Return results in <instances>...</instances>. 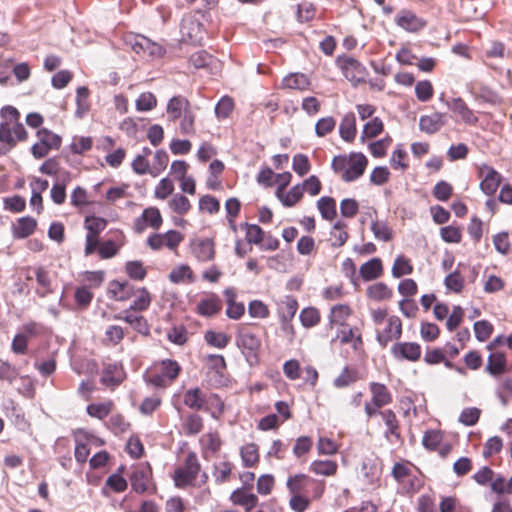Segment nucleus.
<instances>
[{"instance_id":"f257e3e1","label":"nucleus","mask_w":512,"mask_h":512,"mask_svg":"<svg viewBox=\"0 0 512 512\" xmlns=\"http://www.w3.org/2000/svg\"><path fill=\"white\" fill-rule=\"evenodd\" d=\"M0 156L7 154L18 141L27 138L24 125L20 122V113L13 106H5L0 110Z\"/></svg>"},{"instance_id":"f03ea898","label":"nucleus","mask_w":512,"mask_h":512,"mask_svg":"<svg viewBox=\"0 0 512 512\" xmlns=\"http://www.w3.org/2000/svg\"><path fill=\"white\" fill-rule=\"evenodd\" d=\"M180 371L181 367L177 361L165 359L154 365L153 369L145 376V380L154 387L166 388L174 382Z\"/></svg>"},{"instance_id":"7ed1b4c3","label":"nucleus","mask_w":512,"mask_h":512,"mask_svg":"<svg viewBox=\"0 0 512 512\" xmlns=\"http://www.w3.org/2000/svg\"><path fill=\"white\" fill-rule=\"evenodd\" d=\"M201 473V464L195 452H189L183 464L173 473L174 485L179 489L195 486L198 475Z\"/></svg>"},{"instance_id":"20e7f679","label":"nucleus","mask_w":512,"mask_h":512,"mask_svg":"<svg viewBox=\"0 0 512 512\" xmlns=\"http://www.w3.org/2000/svg\"><path fill=\"white\" fill-rule=\"evenodd\" d=\"M316 485L314 489V498L318 499L325 490L323 482L317 481L304 473L290 475L286 481V488L290 495L308 494L309 488Z\"/></svg>"},{"instance_id":"39448f33","label":"nucleus","mask_w":512,"mask_h":512,"mask_svg":"<svg viewBox=\"0 0 512 512\" xmlns=\"http://www.w3.org/2000/svg\"><path fill=\"white\" fill-rule=\"evenodd\" d=\"M107 220L94 216L89 215L86 216L84 219V228L87 230L86 239H85V255H91L93 254L97 246L99 245V236L102 231H104L107 227Z\"/></svg>"},{"instance_id":"423d86ee","label":"nucleus","mask_w":512,"mask_h":512,"mask_svg":"<svg viewBox=\"0 0 512 512\" xmlns=\"http://www.w3.org/2000/svg\"><path fill=\"white\" fill-rule=\"evenodd\" d=\"M236 345L247 361L257 360L261 340L255 333L243 326L239 327L236 333Z\"/></svg>"},{"instance_id":"0eeeda50","label":"nucleus","mask_w":512,"mask_h":512,"mask_svg":"<svg viewBox=\"0 0 512 512\" xmlns=\"http://www.w3.org/2000/svg\"><path fill=\"white\" fill-rule=\"evenodd\" d=\"M402 336V322L398 316L391 315L386 319L383 327L376 330V340L385 348L390 342L398 340Z\"/></svg>"},{"instance_id":"6e6552de","label":"nucleus","mask_w":512,"mask_h":512,"mask_svg":"<svg viewBox=\"0 0 512 512\" xmlns=\"http://www.w3.org/2000/svg\"><path fill=\"white\" fill-rule=\"evenodd\" d=\"M338 63L343 71L345 78L349 80L354 86L365 82L368 73L366 68L358 60L347 56L340 58Z\"/></svg>"},{"instance_id":"1a4fd4ad","label":"nucleus","mask_w":512,"mask_h":512,"mask_svg":"<svg viewBox=\"0 0 512 512\" xmlns=\"http://www.w3.org/2000/svg\"><path fill=\"white\" fill-rule=\"evenodd\" d=\"M478 177L481 179L480 189L487 196L494 195L502 181L501 174L487 164L479 167Z\"/></svg>"},{"instance_id":"9d476101","label":"nucleus","mask_w":512,"mask_h":512,"mask_svg":"<svg viewBox=\"0 0 512 512\" xmlns=\"http://www.w3.org/2000/svg\"><path fill=\"white\" fill-rule=\"evenodd\" d=\"M222 310V300L214 292H206L196 304L195 312L206 318L216 316Z\"/></svg>"},{"instance_id":"9b49d317","label":"nucleus","mask_w":512,"mask_h":512,"mask_svg":"<svg viewBox=\"0 0 512 512\" xmlns=\"http://www.w3.org/2000/svg\"><path fill=\"white\" fill-rule=\"evenodd\" d=\"M152 469L149 465L140 464L133 469L130 476L132 489L139 494L150 491Z\"/></svg>"},{"instance_id":"f8f14e48","label":"nucleus","mask_w":512,"mask_h":512,"mask_svg":"<svg viewBox=\"0 0 512 512\" xmlns=\"http://www.w3.org/2000/svg\"><path fill=\"white\" fill-rule=\"evenodd\" d=\"M368 164L366 156L362 153H351L347 168L341 174V178L345 182H352L360 178Z\"/></svg>"},{"instance_id":"ddd939ff","label":"nucleus","mask_w":512,"mask_h":512,"mask_svg":"<svg viewBox=\"0 0 512 512\" xmlns=\"http://www.w3.org/2000/svg\"><path fill=\"white\" fill-rule=\"evenodd\" d=\"M163 223L161 213L156 207H148L143 210L141 216L134 221V230L142 233L147 227L159 229Z\"/></svg>"},{"instance_id":"4468645a","label":"nucleus","mask_w":512,"mask_h":512,"mask_svg":"<svg viewBox=\"0 0 512 512\" xmlns=\"http://www.w3.org/2000/svg\"><path fill=\"white\" fill-rule=\"evenodd\" d=\"M193 256L199 262H208L215 258V244L210 238H197L191 242Z\"/></svg>"},{"instance_id":"2eb2a0df","label":"nucleus","mask_w":512,"mask_h":512,"mask_svg":"<svg viewBox=\"0 0 512 512\" xmlns=\"http://www.w3.org/2000/svg\"><path fill=\"white\" fill-rule=\"evenodd\" d=\"M397 26L408 32H418L426 25L425 20L418 17L413 11L403 9L395 17Z\"/></svg>"},{"instance_id":"dca6fc26","label":"nucleus","mask_w":512,"mask_h":512,"mask_svg":"<svg viewBox=\"0 0 512 512\" xmlns=\"http://www.w3.org/2000/svg\"><path fill=\"white\" fill-rule=\"evenodd\" d=\"M391 352L396 359L417 361L421 356V347L415 342H403L393 345Z\"/></svg>"},{"instance_id":"f3484780","label":"nucleus","mask_w":512,"mask_h":512,"mask_svg":"<svg viewBox=\"0 0 512 512\" xmlns=\"http://www.w3.org/2000/svg\"><path fill=\"white\" fill-rule=\"evenodd\" d=\"M131 47L132 50L137 54L162 56L164 53V50L160 45L152 42L150 39L144 36L134 37L133 42H131Z\"/></svg>"},{"instance_id":"a211bd4d","label":"nucleus","mask_w":512,"mask_h":512,"mask_svg":"<svg viewBox=\"0 0 512 512\" xmlns=\"http://www.w3.org/2000/svg\"><path fill=\"white\" fill-rule=\"evenodd\" d=\"M108 293L115 301H126L135 294V287L128 281L120 282L112 280L109 283Z\"/></svg>"},{"instance_id":"6ab92c4d","label":"nucleus","mask_w":512,"mask_h":512,"mask_svg":"<svg viewBox=\"0 0 512 512\" xmlns=\"http://www.w3.org/2000/svg\"><path fill=\"white\" fill-rule=\"evenodd\" d=\"M446 123L445 114L434 112L430 115H423L419 120V127L422 132L434 134L438 132Z\"/></svg>"},{"instance_id":"aec40b11","label":"nucleus","mask_w":512,"mask_h":512,"mask_svg":"<svg viewBox=\"0 0 512 512\" xmlns=\"http://www.w3.org/2000/svg\"><path fill=\"white\" fill-rule=\"evenodd\" d=\"M361 472L363 482L367 488L375 489L379 487L381 470L373 460L363 461Z\"/></svg>"},{"instance_id":"412c9836","label":"nucleus","mask_w":512,"mask_h":512,"mask_svg":"<svg viewBox=\"0 0 512 512\" xmlns=\"http://www.w3.org/2000/svg\"><path fill=\"white\" fill-rule=\"evenodd\" d=\"M37 227V221L31 216L17 219L12 225V235L15 239H24L32 235Z\"/></svg>"},{"instance_id":"4be33fe9","label":"nucleus","mask_w":512,"mask_h":512,"mask_svg":"<svg viewBox=\"0 0 512 512\" xmlns=\"http://www.w3.org/2000/svg\"><path fill=\"white\" fill-rule=\"evenodd\" d=\"M369 390L371 392V402H373L376 406L384 407L392 403V394L385 384L379 382H370Z\"/></svg>"},{"instance_id":"5701e85b","label":"nucleus","mask_w":512,"mask_h":512,"mask_svg":"<svg viewBox=\"0 0 512 512\" xmlns=\"http://www.w3.org/2000/svg\"><path fill=\"white\" fill-rule=\"evenodd\" d=\"M115 320H123L130 324L137 332L141 334L149 333V325L146 319L141 315H135L132 310L126 309L123 312L113 316Z\"/></svg>"},{"instance_id":"b1692460","label":"nucleus","mask_w":512,"mask_h":512,"mask_svg":"<svg viewBox=\"0 0 512 512\" xmlns=\"http://www.w3.org/2000/svg\"><path fill=\"white\" fill-rule=\"evenodd\" d=\"M35 278L38 287L36 288V294L44 298L53 292L52 280L49 272L44 267H37L34 270Z\"/></svg>"},{"instance_id":"393cba45","label":"nucleus","mask_w":512,"mask_h":512,"mask_svg":"<svg viewBox=\"0 0 512 512\" xmlns=\"http://www.w3.org/2000/svg\"><path fill=\"white\" fill-rule=\"evenodd\" d=\"M183 402L190 409L196 411L204 410L206 394L198 387L190 388L185 392Z\"/></svg>"},{"instance_id":"a878e982","label":"nucleus","mask_w":512,"mask_h":512,"mask_svg":"<svg viewBox=\"0 0 512 512\" xmlns=\"http://www.w3.org/2000/svg\"><path fill=\"white\" fill-rule=\"evenodd\" d=\"M507 368L506 355L502 352L491 353L487 359L486 371L494 376H500L505 373Z\"/></svg>"},{"instance_id":"bb28decb","label":"nucleus","mask_w":512,"mask_h":512,"mask_svg":"<svg viewBox=\"0 0 512 512\" xmlns=\"http://www.w3.org/2000/svg\"><path fill=\"white\" fill-rule=\"evenodd\" d=\"M379 415L383 419L386 425L385 437L389 439L390 436L394 437L396 440H399L400 435V426L399 421L397 419L396 414L391 409H385L379 412Z\"/></svg>"},{"instance_id":"cd10ccee","label":"nucleus","mask_w":512,"mask_h":512,"mask_svg":"<svg viewBox=\"0 0 512 512\" xmlns=\"http://www.w3.org/2000/svg\"><path fill=\"white\" fill-rule=\"evenodd\" d=\"M190 109L189 101L183 96H174L167 104V113L171 121H176L185 113V110Z\"/></svg>"},{"instance_id":"c85d7f7f","label":"nucleus","mask_w":512,"mask_h":512,"mask_svg":"<svg viewBox=\"0 0 512 512\" xmlns=\"http://www.w3.org/2000/svg\"><path fill=\"white\" fill-rule=\"evenodd\" d=\"M383 266L379 258H372L361 265L359 273L365 281H371L382 275Z\"/></svg>"},{"instance_id":"c756f323","label":"nucleus","mask_w":512,"mask_h":512,"mask_svg":"<svg viewBox=\"0 0 512 512\" xmlns=\"http://www.w3.org/2000/svg\"><path fill=\"white\" fill-rule=\"evenodd\" d=\"M240 457L244 467H256L260 460L258 446L255 443L245 444L240 448Z\"/></svg>"},{"instance_id":"7c9ffc66","label":"nucleus","mask_w":512,"mask_h":512,"mask_svg":"<svg viewBox=\"0 0 512 512\" xmlns=\"http://www.w3.org/2000/svg\"><path fill=\"white\" fill-rule=\"evenodd\" d=\"M450 108L453 112L457 113L466 124L474 125L478 122L477 116L462 98L454 99Z\"/></svg>"},{"instance_id":"2f4dec72","label":"nucleus","mask_w":512,"mask_h":512,"mask_svg":"<svg viewBox=\"0 0 512 512\" xmlns=\"http://www.w3.org/2000/svg\"><path fill=\"white\" fill-rule=\"evenodd\" d=\"M359 379V372L355 368L346 366L333 380V386L337 389H343L356 383Z\"/></svg>"},{"instance_id":"473e14b6","label":"nucleus","mask_w":512,"mask_h":512,"mask_svg":"<svg viewBox=\"0 0 512 512\" xmlns=\"http://www.w3.org/2000/svg\"><path fill=\"white\" fill-rule=\"evenodd\" d=\"M75 439V459L78 463H85L90 454L89 443L83 436V429H78L74 432Z\"/></svg>"},{"instance_id":"72a5a7b5","label":"nucleus","mask_w":512,"mask_h":512,"mask_svg":"<svg viewBox=\"0 0 512 512\" xmlns=\"http://www.w3.org/2000/svg\"><path fill=\"white\" fill-rule=\"evenodd\" d=\"M304 188L297 184L293 186L287 193L281 191V189L276 190V197L281 201V203L285 207H293L303 196Z\"/></svg>"},{"instance_id":"f704fd0d","label":"nucleus","mask_w":512,"mask_h":512,"mask_svg":"<svg viewBox=\"0 0 512 512\" xmlns=\"http://www.w3.org/2000/svg\"><path fill=\"white\" fill-rule=\"evenodd\" d=\"M230 498L234 504L243 506L246 512H250L258 504L257 496L247 493L243 489L235 490Z\"/></svg>"},{"instance_id":"c9c22d12","label":"nucleus","mask_w":512,"mask_h":512,"mask_svg":"<svg viewBox=\"0 0 512 512\" xmlns=\"http://www.w3.org/2000/svg\"><path fill=\"white\" fill-rule=\"evenodd\" d=\"M169 280L175 284L184 282L193 283L195 281V276L190 266L181 264L171 270L169 273Z\"/></svg>"},{"instance_id":"e433bc0d","label":"nucleus","mask_w":512,"mask_h":512,"mask_svg":"<svg viewBox=\"0 0 512 512\" xmlns=\"http://www.w3.org/2000/svg\"><path fill=\"white\" fill-rule=\"evenodd\" d=\"M356 119L353 113L346 114L339 127V133L343 140L351 142L356 136Z\"/></svg>"},{"instance_id":"4c0bfd02","label":"nucleus","mask_w":512,"mask_h":512,"mask_svg":"<svg viewBox=\"0 0 512 512\" xmlns=\"http://www.w3.org/2000/svg\"><path fill=\"white\" fill-rule=\"evenodd\" d=\"M351 314V308L347 304H337L334 305L328 316L329 324L331 326L340 325L344 326L346 320Z\"/></svg>"},{"instance_id":"58836bf2","label":"nucleus","mask_w":512,"mask_h":512,"mask_svg":"<svg viewBox=\"0 0 512 512\" xmlns=\"http://www.w3.org/2000/svg\"><path fill=\"white\" fill-rule=\"evenodd\" d=\"M133 296L135 299L128 308L129 310L142 312L149 308L152 299L149 291L145 287L135 289Z\"/></svg>"},{"instance_id":"ea45409f","label":"nucleus","mask_w":512,"mask_h":512,"mask_svg":"<svg viewBox=\"0 0 512 512\" xmlns=\"http://www.w3.org/2000/svg\"><path fill=\"white\" fill-rule=\"evenodd\" d=\"M282 86L288 89L306 90L310 86V81L303 73H292L282 80Z\"/></svg>"},{"instance_id":"a19ab883","label":"nucleus","mask_w":512,"mask_h":512,"mask_svg":"<svg viewBox=\"0 0 512 512\" xmlns=\"http://www.w3.org/2000/svg\"><path fill=\"white\" fill-rule=\"evenodd\" d=\"M309 470L317 475L333 476L337 473L338 465L332 460H315L310 464Z\"/></svg>"},{"instance_id":"79ce46f5","label":"nucleus","mask_w":512,"mask_h":512,"mask_svg":"<svg viewBox=\"0 0 512 512\" xmlns=\"http://www.w3.org/2000/svg\"><path fill=\"white\" fill-rule=\"evenodd\" d=\"M318 210L325 220H333L337 215L336 201L329 196H323L317 201Z\"/></svg>"},{"instance_id":"37998d69","label":"nucleus","mask_w":512,"mask_h":512,"mask_svg":"<svg viewBox=\"0 0 512 512\" xmlns=\"http://www.w3.org/2000/svg\"><path fill=\"white\" fill-rule=\"evenodd\" d=\"M233 464L229 461H222L213 465L212 475L216 484H223L230 480Z\"/></svg>"},{"instance_id":"c03bdc74","label":"nucleus","mask_w":512,"mask_h":512,"mask_svg":"<svg viewBox=\"0 0 512 512\" xmlns=\"http://www.w3.org/2000/svg\"><path fill=\"white\" fill-rule=\"evenodd\" d=\"M393 291L383 282H378L368 286L367 296L375 301L389 300Z\"/></svg>"},{"instance_id":"a18cd8bd","label":"nucleus","mask_w":512,"mask_h":512,"mask_svg":"<svg viewBox=\"0 0 512 512\" xmlns=\"http://www.w3.org/2000/svg\"><path fill=\"white\" fill-rule=\"evenodd\" d=\"M204 339L209 346L218 349H224L230 342V337L226 333L214 330H207Z\"/></svg>"},{"instance_id":"49530a36","label":"nucleus","mask_w":512,"mask_h":512,"mask_svg":"<svg viewBox=\"0 0 512 512\" xmlns=\"http://www.w3.org/2000/svg\"><path fill=\"white\" fill-rule=\"evenodd\" d=\"M347 224L343 221H337L331 230V240L333 247H341L348 240Z\"/></svg>"},{"instance_id":"de8ad7c7","label":"nucleus","mask_w":512,"mask_h":512,"mask_svg":"<svg viewBox=\"0 0 512 512\" xmlns=\"http://www.w3.org/2000/svg\"><path fill=\"white\" fill-rule=\"evenodd\" d=\"M413 272V266L408 258L404 255L396 257L392 266V276L394 278H401L404 275H409Z\"/></svg>"},{"instance_id":"09e8293b","label":"nucleus","mask_w":512,"mask_h":512,"mask_svg":"<svg viewBox=\"0 0 512 512\" xmlns=\"http://www.w3.org/2000/svg\"><path fill=\"white\" fill-rule=\"evenodd\" d=\"M371 231L374 237L379 241L388 242L393 237L392 229L384 221H373L371 223Z\"/></svg>"},{"instance_id":"8fccbe9b","label":"nucleus","mask_w":512,"mask_h":512,"mask_svg":"<svg viewBox=\"0 0 512 512\" xmlns=\"http://www.w3.org/2000/svg\"><path fill=\"white\" fill-rule=\"evenodd\" d=\"M112 407L113 403L111 401L92 403L87 406L86 411L89 416L102 420L109 415Z\"/></svg>"},{"instance_id":"3c124183","label":"nucleus","mask_w":512,"mask_h":512,"mask_svg":"<svg viewBox=\"0 0 512 512\" xmlns=\"http://www.w3.org/2000/svg\"><path fill=\"white\" fill-rule=\"evenodd\" d=\"M89 97V90L88 88L82 86L77 89V95H76V116L79 118H82L89 110L90 105L88 101Z\"/></svg>"},{"instance_id":"603ef678","label":"nucleus","mask_w":512,"mask_h":512,"mask_svg":"<svg viewBox=\"0 0 512 512\" xmlns=\"http://www.w3.org/2000/svg\"><path fill=\"white\" fill-rule=\"evenodd\" d=\"M205 362L210 371L222 377L226 370V361L222 355L209 354L205 357Z\"/></svg>"},{"instance_id":"864d4df0","label":"nucleus","mask_w":512,"mask_h":512,"mask_svg":"<svg viewBox=\"0 0 512 512\" xmlns=\"http://www.w3.org/2000/svg\"><path fill=\"white\" fill-rule=\"evenodd\" d=\"M301 324L306 328H311L320 322L319 310L315 307H306L300 313Z\"/></svg>"},{"instance_id":"5fc2aeb1","label":"nucleus","mask_w":512,"mask_h":512,"mask_svg":"<svg viewBox=\"0 0 512 512\" xmlns=\"http://www.w3.org/2000/svg\"><path fill=\"white\" fill-rule=\"evenodd\" d=\"M169 207L179 215H185L191 208L189 199L183 194L177 193L169 201Z\"/></svg>"},{"instance_id":"6e6d98bb","label":"nucleus","mask_w":512,"mask_h":512,"mask_svg":"<svg viewBox=\"0 0 512 512\" xmlns=\"http://www.w3.org/2000/svg\"><path fill=\"white\" fill-rule=\"evenodd\" d=\"M200 442L202 443L205 450L210 451L213 454L217 453L222 445V441L217 432H209L204 434L201 437Z\"/></svg>"},{"instance_id":"4d7b16f0","label":"nucleus","mask_w":512,"mask_h":512,"mask_svg":"<svg viewBox=\"0 0 512 512\" xmlns=\"http://www.w3.org/2000/svg\"><path fill=\"white\" fill-rule=\"evenodd\" d=\"M185 434L188 436L196 435L203 429V419L197 414H191L183 424Z\"/></svg>"},{"instance_id":"13d9d810","label":"nucleus","mask_w":512,"mask_h":512,"mask_svg":"<svg viewBox=\"0 0 512 512\" xmlns=\"http://www.w3.org/2000/svg\"><path fill=\"white\" fill-rule=\"evenodd\" d=\"M444 285L447 289L460 293L464 287V278L458 270H455L445 277Z\"/></svg>"},{"instance_id":"bf43d9fd","label":"nucleus","mask_w":512,"mask_h":512,"mask_svg":"<svg viewBox=\"0 0 512 512\" xmlns=\"http://www.w3.org/2000/svg\"><path fill=\"white\" fill-rule=\"evenodd\" d=\"M246 240L250 244L260 245L264 240V231L256 224L245 223Z\"/></svg>"},{"instance_id":"052dcab7","label":"nucleus","mask_w":512,"mask_h":512,"mask_svg":"<svg viewBox=\"0 0 512 512\" xmlns=\"http://www.w3.org/2000/svg\"><path fill=\"white\" fill-rule=\"evenodd\" d=\"M106 425L116 435L128 431L130 427L129 423L120 414L112 415Z\"/></svg>"},{"instance_id":"680f3d73","label":"nucleus","mask_w":512,"mask_h":512,"mask_svg":"<svg viewBox=\"0 0 512 512\" xmlns=\"http://www.w3.org/2000/svg\"><path fill=\"white\" fill-rule=\"evenodd\" d=\"M127 275L134 280L141 281L146 275L147 271L140 261H128L125 265Z\"/></svg>"},{"instance_id":"e2e57ef3","label":"nucleus","mask_w":512,"mask_h":512,"mask_svg":"<svg viewBox=\"0 0 512 512\" xmlns=\"http://www.w3.org/2000/svg\"><path fill=\"white\" fill-rule=\"evenodd\" d=\"M38 139L44 143L50 150L59 149L61 138L47 129H41L37 132Z\"/></svg>"},{"instance_id":"0e129e2a","label":"nucleus","mask_w":512,"mask_h":512,"mask_svg":"<svg viewBox=\"0 0 512 512\" xmlns=\"http://www.w3.org/2000/svg\"><path fill=\"white\" fill-rule=\"evenodd\" d=\"M434 93L432 83L428 80L419 81L415 85V94L417 99L421 102L429 101Z\"/></svg>"},{"instance_id":"69168bd1","label":"nucleus","mask_w":512,"mask_h":512,"mask_svg":"<svg viewBox=\"0 0 512 512\" xmlns=\"http://www.w3.org/2000/svg\"><path fill=\"white\" fill-rule=\"evenodd\" d=\"M298 310V302L295 298L288 296L280 307V319L292 320Z\"/></svg>"},{"instance_id":"338daca9","label":"nucleus","mask_w":512,"mask_h":512,"mask_svg":"<svg viewBox=\"0 0 512 512\" xmlns=\"http://www.w3.org/2000/svg\"><path fill=\"white\" fill-rule=\"evenodd\" d=\"M4 209L9 210L13 213H20L26 208V201L20 195H14L12 197L4 198Z\"/></svg>"},{"instance_id":"774afa93","label":"nucleus","mask_w":512,"mask_h":512,"mask_svg":"<svg viewBox=\"0 0 512 512\" xmlns=\"http://www.w3.org/2000/svg\"><path fill=\"white\" fill-rule=\"evenodd\" d=\"M310 499L307 494L291 495L289 506L294 512H304L310 506Z\"/></svg>"}]
</instances>
